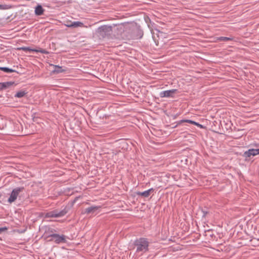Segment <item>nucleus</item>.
<instances>
[{"instance_id": "dca6fc26", "label": "nucleus", "mask_w": 259, "mask_h": 259, "mask_svg": "<svg viewBox=\"0 0 259 259\" xmlns=\"http://www.w3.org/2000/svg\"><path fill=\"white\" fill-rule=\"evenodd\" d=\"M18 49L20 50L24 51L25 52L28 51L29 52H34L37 51L36 49H31L30 47H20V48H18Z\"/></svg>"}, {"instance_id": "f8f14e48", "label": "nucleus", "mask_w": 259, "mask_h": 259, "mask_svg": "<svg viewBox=\"0 0 259 259\" xmlns=\"http://www.w3.org/2000/svg\"><path fill=\"white\" fill-rule=\"evenodd\" d=\"M54 67V69L52 71L54 73H60L64 72L65 69L62 68V67L58 66V65H53Z\"/></svg>"}, {"instance_id": "4be33fe9", "label": "nucleus", "mask_w": 259, "mask_h": 259, "mask_svg": "<svg viewBox=\"0 0 259 259\" xmlns=\"http://www.w3.org/2000/svg\"><path fill=\"white\" fill-rule=\"evenodd\" d=\"M194 125L198 126V127L200 128H205V126L200 123H199L198 122H197L196 121H194Z\"/></svg>"}, {"instance_id": "c85d7f7f", "label": "nucleus", "mask_w": 259, "mask_h": 259, "mask_svg": "<svg viewBox=\"0 0 259 259\" xmlns=\"http://www.w3.org/2000/svg\"><path fill=\"white\" fill-rule=\"evenodd\" d=\"M1 197V194H0V197Z\"/></svg>"}, {"instance_id": "6ab92c4d", "label": "nucleus", "mask_w": 259, "mask_h": 259, "mask_svg": "<svg viewBox=\"0 0 259 259\" xmlns=\"http://www.w3.org/2000/svg\"><path fill=\"white\" fill-rule=\"evenodd\" d=\"M233 40L232 37H225V36H220L217 38V40L218 41H229Z\"/></svg>"}, {"instance_id": "0eeeda50", "label": "nucleus", "mask_w": 259, "mask_h": 259, "mask_svg": "<svg viewBox=\"0 0 259 259\" xmlns=\"http://www.w3.org/2000/svg\"><path fill=\"white\" fill-rule=\"evenodd\" d=\"M101 208L100 206H91L85 209L84 213L87 214H94Z\"/></svg>"}, {"instance_id": "f03ea898", "label": "nucleus", "mask_w": 259, "mask_h": 259, "mask_svg": "<svg viewBox=\"0 0 259 259\" xmlns=\"http://www.w3.org/2000/svg\"><path fill=\"white\" fill-rule=\"evenodd\" d=\"M97 32L100 37H108L112 32V27L109 25L101 26L97 29Z\"/></svg>"}, {"instance_id": "ddd939ff", "label": "nucleus", "mask_w": 259, "mask_h": 259, "mask_svg": "<svg viewBox=\"0 0 259 259\" xmlns=\"http://www.w3.org/2000/svg\"><path fill=\"white\" fill-rule=\"evenodd\" d=\"M0 70L6 73L17 72L15 70L12 69L7 67H0Z\"/></svg>"}, {"instance_id": "f3484780", "label": "nucleus", "mask_w": 259, "mask_h": 259, "mask_svg": "<svg viewBox=\"0 0 259 259\" xmlns=\"http://www.w3.org/2000/svg\"><path fill=\"white\" fill-rule=\"evenodd\" d=\"M136 194L138 196H141L145 198H147L150 195V194L148 193V192L147 190L143 191V192L138 191V192H136Z\"/></svg>"}, {"instance_id": "20e7f679", "label": "nucleus", "mask_w": 259, "mask_h": 259, "mask_svg": "<svg viewBox=\"0 0 259 259\" xmlns=\"http://www.w3.org/2000/svg\"><path fill=\"white\" fill-rule=\"evenodd\" d=\"M49 237H51V241H53L56 244L61 243H66V236L64 235H60L58 234H52L49 235Z\"/></svg>"}, {"instance_id": "39448f33", "label": "nucleus", "mask_w": 259, "mask_h": 259, "mask_svg": "<svg viewBox=\"0 0 259 259\" xmlns=\"http://www.w3.org/2000/svg\"><path fill=\"white\" fill-rule=\"evenodd\" d=\"M257 155H259V149L250 148L244 152L242 154V156L245 158V160H247L251 157H253Z\"/></svg>"}, {"instance_id": "cd10ccee", "label": "nucleus", "mask_w": 259, "mask_h": 259, "mask_svg": "<svg viewBox=\"0 0 259 259\" xmlns=\"http://www.w3.org/2000/svg\"><path fill=\"white\" fill-rule=\"evenodd\" d=\"M147 191L148 192V193H149V194H150V193H151V192H153V191H154V189H153V188H150V189H149L147 190Z\"/></svg>"}, {"instance_id": "4468645a", "label": "nucleus", "mask_w": 259, "mask_h": 259, "mask_svg": "<svg viewBox=\"0 0 259 259\" xmlns=\"http://www.w3.org/2000/svg\"><path fill=\"white\" fill-rule=\"evenodd\" d=\"M27 92H26L25 91L21 90V91L17 92L15 95L14 96H15V97L20 98H22L24 96H25L27 94Z\"/></svg>"}, {"instance_id": "9b49d317", "label": "nucleus", "mask_w": 259, "mask_h": 259, "mask_svg": "<svg viewBox=\"0 0 259 259\" xmlns=\"http://www.w3.org/2000/svg\"><path fill=\"white\" fill-rule=\"evenodd\" d=\"M45 10L40 5H37L35 8V14L37 16H40L44 14Z\"/></svg>"}, {"instance_id": "2eb2a0df", "label": "nucleus", "mask_w": 259, "mask_h": 259, "mask_svg": "<svg viewBox=\"0 0 259 259\" xmlns=\"http://www.w3.org/2000/svg\"><path fill=\"white\" fill-rule=\"evenodd\" d=\"M71 25L73 26L72 28L84 27V24L80 21H73V24H71Z\"/></svg>"}, {"instance_id": "7ed1b4c3", "label": "nucleus", "mask_w": 259, "mask_h": 259, "mask_svg": "<svg viewBox=\"0 0 259 259\" xmlns=\"http://www.w3.org/2000/svg\"><path fill=\"white\" fill-rule=\"evenodd\" d=\"M24 189V188L23 187L14 188L10 194V197L8 199V202L10 203L14 202L17 199L19 193Z\"/></svg>"}, {"instance_id": "393cba45", "label": "nucleus", "mask_w": 259, "mask_h": 259, "mask_svg": "<svg viewBox=\"0 0 259 259\" xmlns=\"http://www.w3.org/2000/svg\"><path fill=\"white\" fill-rule=\"evenodd\" d=\"M251 145L256 149H259V143H253Z\"/></svg>"}, {"instance_id": "423d86ee", "label": "nucleus", "mask_w": 259, "mask_h": 259, "mask_svg": "<svg viewBox=\"0 0 259 259\" xmlns=\"http://www.w3.org/2000/svg\"><path fill=\"white\" fill-rule=\"evenodd\" d=\"M176 89H172L162 91L159 93V96L161 98H169L173 97L174 94L177 92Z\"/></svg>"}, {"instance_id": "aec40b11", "label": "nucleus", "mask_w": 259, "mask_h": 259, "mask_svg": "<svg viewBox=\"0 0 259 259\" xmlns=\"http://www.w3.org/2000/svg\"><path fill=\"white\" fill-rule=\"evenodd\" d=\"M11 8V6L9 5H2L0 4V10H8Z\"/></svg>"}, {"instance_id": "9d476101", "label": "nucleus", "mask_w": 259, "mask_h": 259, "mask_svg": "<svg viewBox=\"0 0 259 259\" xmlns=\"http://www.w3.org/2000/svg\"><path fill=\"white\" fill-rule=\"evenodd\" d=\"M45 218H58V215L57 214V210H54L53 211L47 212L45 214Z\"/></svg>"}, {"instance_id": "5701e85b", "label": "nucleus", "mask_w": 259, "mask_h": 259, "mask_svg": "<svg viewBox=\"0 0 259 259\" xmlns=\"http://www.w3.org/2000/svg\"><path fill=\"white\" fill-rule=\"evenodd\" d=\"M36 51H37L36 52H40L42 54H47L48 53V52L47 51L44 49L36 50Z\"/></svg>"}, {"instance_id": "412c9836", "label": "nucleus", "mask_w": 259, "mask_h": 259, "mask_svg": "<svg viewBox=\"0 0 259 259\" xmlns=\"http://www.w3.org/2000/svg\"><path fill=\"white\" fill-rule=\"evenodd\" d=\"M73 22L71 21H66L65 22L64 25L67 27L72 28L73 26L71 24H73Z\"/></svg>"}, {"instance_id": "1a4fd4ad", "label": "nucleus", "mask_w": 259, "mask_h": 259, "mask_svg": "<svg viewBox=\"0 0 259 259\" xmlns=\"http://www.w3.org/2000/svg\"><path fill=\"white\" fill-rule=\"evenodd\" d=\"M69 206H64L62 210L58 211L57 210V214L58 215V218L62 217L64 216L69 211Z\"/></svg>"}, {"instance_id": "f257e3e1", "label": "nucleus", "mask_w": 259, "mask_h": 259, "mask_svg": "<svg viewBox=\"0 0 259 259\" xmlns=\"http://www.w3.org/2000/svg\"><path fill=\"white\" fill-rule=\"evenodd\" d=\"M149 242L147 238L140 237L134 240L133 245L135 246L136 253L140 255H143L149 250Z\"/></svg>"}, {"instance_id": "a878e982", "label": "nucleus", "mask_w": 259, "mask_h": 259, "mask_svg": "<svg viewBox=\"0 0 259 259\" xmlns=\"http://www.w3.org/2000/svg\"><path fill=\"white\" fill-rule=\"evenodd\" d=\"M201 212L202 213V217H205L206 215L207 214L208 212L206 210L204 209H201Z\"/></svg>"}, {"instance_id": "6e6552de", "label": "nucleus", "mask_w": 259, "mask_h": 259, "mask_svg": "<svg viewBox=\"0 0 259 259\" xmlns=\"http://www.w3.org/2000/svg\"><path fill=\"white\" fill-rule=\"evenodd\" d=\"M14 84L15 82L14 81L0 82V91L9 88Z\"/></svg>"}, {"instance_id": "a211bd4d", "label": "nucleus", "mask_w": 259, "mask_h": 259, "mask_svg": "<svg viewBox=\"0 0 259 259\" xmlns=\"http://www.w3.org/2000/svg\"><path fill=\"white\" fill-rule=\"evenodd\" d=\"M194 121H193V120H190V119H182V120H180L178 122L176 126H175V127H176L177 125H178L179 124H181L182 122H187V123H191V124H194Z\"/></svg>"}, {"instance_id": "bb28decb", "label": "nucleus", "mask_w": 259, "mask_h": 259, "mask_svg": "<svg viewBox=\"0 0 259 259\" xmlns=\"http://www.w3.org/2000/svg\"><path fill=\"white\" fill-rule=\"evenodd\" d=\"M6 97L8 99H12L13 98V97L9 94H6Z\"/></svg>"}, {"instance_id": "b1692460", "label": "nucleus", "mask_w": 259, "mask_h": 259, "mask_svg": "<svg viewBox=\"0 0 259 259\" xmlns=\"http://www.w3.org/2000/svg\"><path fill=\"white\" fill-rule=\"evenodd\" d=\"M8 228L6 227L0 228V234L3 232H5L7 230Z\"/></svg>"}]
</instances>
